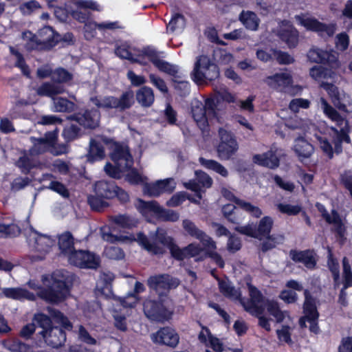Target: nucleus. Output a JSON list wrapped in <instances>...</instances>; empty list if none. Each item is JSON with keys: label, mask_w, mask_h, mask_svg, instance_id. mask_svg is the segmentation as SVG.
I'll return each instance as SVG.
<instances>
[{"label": "nucleus", "mask_w": 352, "mask_h": 352, "mask_svg": "<svg viewBox=\"0 0 352 352\" xmlns=\"http://www.w3.org/2000/svg\"><path fill=\"white\" fill-rule=\"evenodd\" d=\"M138 243L148 252L154 254H161L164 252V247H167L171 255L177 260H183L188 257H196L199 256L204 248L196 243H192L186 248L181 249L174 242V239L166 234V232L157 228L155 237L148 240L146 236L140 233L137 239Z\"/></svg>", "instance_id": "f257e3e1"}, {"label": "nucleus", "mask_w": 352, "mask_h": 352, "mask_svg": "<svg viewBox=\"0 0 352 352\" xmlns=\"http://www.w3.org/2000/svg\"><path fill=\"white\" fill-rule=\"evenodd\" d=\"M111 159L115 166L107 164L104 170L107 175L113 178H120L125 174L126 180L131 184H144L146 177L135 169H131L133 164L132 156L126 146L115 144L111 153Z\"/></svg>", "instance_id": "f03ea898"}, {"label": "nucleus", "mask_w": 352, "mask_h": 352, "mask_svg": "<svg viewBox=\"0 0 352 352\" xmlns=\"http://www.w3.org/2000/svg\"><path fill=\"white\" fill-rule=\"evenodd\" d=\"M42 280L44 286L47 287L45 289L33 281L28 283L31 289L37 291V294L41 298L50 302H58L68 295L70 277L67 272L56 270L51 275L43 276Z\"/></svg>", "instance_id": "7ed1b4c3"}, {"label": "nucleus", "mask_w": 352, "mask_h": 352, "mask_svg": "<svg viewBox=\"0 0 352 352\" xmlns=\"http://www.w3.org/2000/svg\"><path fill=\"white\" fill-rule=\"evenodd\" d=\"M219 286L224 296L234 300H239L245 310L252 315L259 316L263 313L265 305L264 298L261 292L250 283L247 282L250 297V300L247 302L241 298V292L232 287L230 283L222 280L219 283Z\"/></svg>", "instance_id": "20e7f679"}, {"label": "nucleus", "mask_w": 352, "mask_h": 352, "mask_svg": "<svg viewBox=\"0 0 352 352\" xmlns=\"http://www.w3.org/2000/svg\"><path fill=\"white\" fill-rule=\"evenodd\" d=\"M320 103L325 116L334 122L337 126L336 129L332 127L331 130L336 136V138L333 140L334 150L336 153H340L341 151V143L342 142H350V138L347 135L348 122L324 98H320Z\"/></svg>", "instance_id": "39448f33"}, {"label": "nucleus", "mask_w": 352, "mask_h": 352, "mask_svg": "<svg viewBox=\"0 0 352 352\" xmlns=\"http://www.w3.org/2000/svg\"><path fill=\"white\" fill-rule=\"evenodd\" d=\"M57 133L51 131L46 133L41 138H31L33 144L30 152L34 156L45 152H50L54 155H60L67 152V147L65 144H57Z\"/></svg>", "instance_id": "423d86ee"}, {"label": "nucleus", "mask_w": 352, "mask_h": 352, "mask_svg": "<svg viewBox=\"0 0 352 352\" xmlns=\"http://www.w3.org/2000/svg\"><path fill=\"white\" fill-rule=\"evenodd\" d=\"M91 102L104 109H116L123 111L130 109L134 104V94L132 91L124 92L119 98L113 96H96L91 98Z\"/></svg>", "instance_id": "0eeeda50"}, {"label": "nucleus", "mask_w": 352, "mask_h": 352, "mask_svg": "<svg viewBox=\"0 0 352 352\" xmlns=\"http://www.w3.org/2000/svg\"><path fill=\"white\" fill-rule=\"evenodd\" d=\"M219 75L218 67L211 61L209 57L200 56L197 58L192 72V78L197 84L201 85L214 80L219 77Z\"/></svg>", "instance_id": "6e6552de"}, {"label": "nucleus", "mask_w": 352, "mask_h": 352, "mask_svg": "<svg viewBox=\"0 0 352 352\" xmlns=\"http://www.w3.org/2000/svg\"><path fill=\"white\" fill-rule=\"evenodd\" d=\"M215 107L216 103L212 98L206 99L204 104L198 100L192 103V115L201 130H205L208 124V121L216 117Z\"/></svg>", "instance_id": "1a4fd4ad"}, {"label": "nucleus", "mask_w": 352, "mask_h": 352, "mask_svg": "<svg viewBox=\"0 0 352 352\" xmlns=\"http://www.w3.org/2000/svg\"><path fill=\"white\" fill-rule=\"evenodd\" d=\"M294 19L296 23L304 27L307 30L313 31L318 33L320 35L332 36L336 30L334 25H326L322 23L314 16L306 14L301 13L295 15Z\"/></svg>", "instance_id": "9d476101"}, {"label": "nucleus", "mask_w": 352, "mask_h": 352, "mask_svg": "<svg viewBox=\"0 0 352 352\" xmlns=\"http://www.w3.org/2000/svg\"><path fill=\"white\" fill-rule=\"evenodd\" d=\"M89 10L100 11L102 8L97 2L92 0H76L74 2V7H71L68 12L73 19L85 23V25L90 22L88 21L91 16Z\"/></svg>", "instance_id": "9b49d317"}, {"label": "nucleus", "mask_w": 352, "mask_h": 352, "mask_svg": "<svg viewBox=\"0 0 352 352\" xmlns=\"http://www.w3.org/2000/svg\"><path fill=\"white\" fill-rule=\"evenodd\" d=\"M137 208L143 214L152 212L160 219L166 221L175 222L179 219V214L176 211L162 208L157 201H144L138 200Z\"/></svg>", "instance_id": "f8f14e48"}, {"label": "nucleus", "mask_w": 352, "mask_h": 352, "mask_svg": "<svg viewBox=\"0 0 352 352\" xmlns=\"http://www.w3.org/2000/svg\"><path fill=\"white\" fill-rule=\"evenodd\" d=\"M304 314L305 316L300 319L301 327H305V321L310 323L309 330L314 333L319 332V327L317 323L318 313L316 309L315 300L311 296L308 290H305Z\"/></svg>", "instance_id": "ddd939ff"}, {"label": "nucleus", "mask_w": 352, "mask_h": 352, "mask_svg": "<svg viewBox=\"0 0 352 352\" xmlns=\"http://www.w3.org/2000/svg\"><path fill=\"white\" fill-rule=\"evenodd\" d=\"M221 142L217 147L219 157L221 160H229L238 150V144L232 133L224 129L219 131Z\"/></svg>", "instance_id": "4468645a"}, {"label": "nucleus", "mask_w": 352, "mask_h": 352, "mask_svg": "<svg viewBox=\"0 0 352 352\" xmlns=\"http://www.w3.org/2000/svg\"><path fill=\"white\" fill-rule=\"evenodd\" d=\"M67 258L70 264L81 268L96 269L100 264L98 256L85 250H74Z\"/></svg>", "instance_id": "2eb2a0df"}, {"label": "nucleus", "mask_w": 352, "mask_h": 352, "mask_svg": "<svg viewBox=\"0 0 352 352\" xmlns=\"http://www.w3.org/2000/svg\"><path fill=\"white\" fill-rule=\"evenodd\" d=\"M264 82L272 89L286 92L293 85V78L290 72L285 71L267 76Z\"/></svg>", "instance_id": "dca6fc26"}, {"label": "nucleus", "mask_w": 352, "mask_h": 352, "mask_svg": "<svg viewBox=\"0 0 352 352\" xmlns=\"http://www.w3.org/2000/svg\"><path fill=\"white\" fill-rule=\"evenodd\" d=\"M144 311L147 318L159 322L168 320L172 315V311L160 302L151 300H146L144 303Z\"/></svg>", "instance_id": "f3484780"}, {"label": "nucleus", "mask_w": 352, "mask_h": 352, "mask_svg": "<svg viewBox=\"0 0 352 352\" xmlns=\"http://www.w3.org/2000/svg\"><path fill=\"white\" fill-rule=\"evenodd\" d=\"M274 32L289 48L295 47L298 43V31L288 21L280 22Z\"/></svg>", "instance_id": "a211bd4d"}, {"label": "nucleus", "mask_w": 352, "mask_h": 352, "mask_svg": "<svg viewBox=\"0 0 352 352\" xmlns=\"http://www.w3.org/2000/svg\"><path fill=\"white\" fill-rule=\"evenodd\" d=\"M307 57L311 62L327 63L334 69L340 67V63L338 60V54L333 50L311 48L307 53Z\"/></svg>", "instance_id": "6ab92c4d"}, {"label": "nucleus", "mask_w": 352, "mask_h": 352, "mask_svg": "<svg viewBox=\"0 0 352 352\" xmlns=\"http://www.w3.org/2000/svg\"><path fill=\"white\" fill-rule=\"evenodd\" d=\"M182 227L189 236L198 239L204 246L205 249L214 250L217 248L216 243L212 239L200 230L192 221L189 219L183 220Z\"/></svg>", "instance_id": "aec40b11"}, {"label": "nucleus", "mask_w": 352, "mask_h": 352, "mask_svg": "<svg viewBox=\"0 0 352 352\" xmlns=\"http://www.w3.org/2000/svg\"><path fill=\"white\" fill-rule=\"evenodd\" d=\"M320 87L327 92L336 108L343 111H348L347 105L350 104L349 96L343 91H340L336 86L331 83L322 82Z\"/></svg>", "instance_id": "412c9836"}, {"label": "nucleus", "mask_w": 352, "mask_h": 352, "mask_svg": "<svg viewBox=\"0 0 352 352\" xmlns=\"http://www.w3.org/2000/svg\"><path fill=\"white\" fill-rule=\"evenodd\" d=\"M179 284L178 279L173 278L168 274H161L151 276L148 279V285L155 290L159 294L175 288Z\"/></svg>", "instance_id": "4be33fe9"}, {"label": "nucleus", "mask_w": 352, "mask_h": 352, "mask_svg": "<svg viewBox=\"0 0 352 352\" xmlns=\"http://www.w3.org/2000/svg\"><path fill=\"white\" fill-rule=\"evenodd\" d=\"M176 187V183L173 178L158 180L155 183L144 186V193L151 197H158L163 193H171Z\"/></svg>", "instance_id": "5701e85b"}, {"label": "nucleus", "mask_w": 352, "mask_h": 352, "mask_svg": "<svg viewBox=\"0 0 352 352\" xmlns=\"http://www.w3.org/2000/svg\"><path fill=\"white\" fill-rule=\"evenodd\" d=\"M28 241L36 251L43 254L47 252L54 244V241L50 236L41 234L32 228L28 234Z\"/></svg>", "instance_id": "b1692460"}, {"label": "nucleus", "mask_w": 352, "mask_h": 352, "mask_svg": "<svg viewBox=\"0 0 352 352\" xmlns=\"http://www.w3.org/2000/svg\"><path fill=\"white\" fill-rule=\"evenodd\" d=\"M151 339L154 343L164 344L175 347L179 342V336L175 331L170 327H164L156 333L151 335Z\"/></svg>", "instance_id": "393cba45"}, {"label": "nucleus", "mask_w": 352, "mask_h": 352, "mask_svg": "<svg viewBox=\"0 0 352 352\" xmlns=\"http://www.w3.org/2000/svg\"><path fill=\"white\" fill-rule=\"evenodd\" d=\"M144 54L146 56V61L151 62L160 71L171 76H175L177 73V67L160 59L154 50L151 48L145 49Z\"/></svg>", "instance_id": "a878e982"}, {"label": "nucleus", "mask_w": 352, "mask_h": 352, "mask_svg": "<svg viewBox=\"0 0 352 352\" xmlns=\"http://www.w3.org/2000/svg\"><path fill=\"white\" fill-rule=\"evenodd\" d=\"M316 207L318 210L321 212L322 217L325 219L327 222L333 226V228L338 235L340 238L344 237L345 234V227L338 212L335 210H332L331 213L329 214L326 210L324 206L320 204H317Z\"/></svg>", "instance_id": "bb28decb"}, {"label": "nucleus", "mask_w": 352, "mask_h": 352, "mask_svg": "<svg viewBox=\"0 0 352 352\" xmlns=\"http://www.w3.org/2000/svg\"><path fill=\"white\" fill-rule=\"evenodd\" d=\"M47 344L54 348L61 346L66 340L65 332L58 327H52L40 333Z\"/></svg>", "instance_id": "cd10ccee"}, {"label": "nucleus", "mask_w": 352, "mask_h": 352, "mask_svg": "<svg viewBox=\"0 0 352 352\" xmlns=\"http://www.w3.org/2000/svg\"><path fill=\"white\" fill-rule=\"evenodd\" d=\"M221 193L225 198L228 200L233 201L239 207L249 212L251 215L258 218L262 214V211L258 207L244 200L236 198L231 190L223 188Z\"/></svg>", "instance_id": "c85d7f7f"}, {"label": "nucleus", "mask_w": 352, "mask_h": 352, "mask_svg": "<svg viewBox=\"0 0 352 352\" xmlns=\"http://www.w3.org/2000/svg\"><path fill=\"white\" fill-rule=\"evenodd\" d=\"M115 53L121 58L127 59L132 62H138L142 65L147 64L144 52L142 54L135 56L133 52V50L126 43H117Z\"/></svg>", "instance_id": "c756f323"}, {"label": "nucleus", "mask_w": 352, "mask_h": 352, "mask_svg": "<svg viewBox=\"0 0 352 352\" xmlns=\"http://www.w3.org/2000/svg\"><path fill=\"white\" fill-rule=\"evenodd\" d=\"M100 118V112L97 109H91L76 114L74 120L86 128L93 129L98 126Z\"/></svg>", "instance_id": "7c9ffc66"}, {"label": "nucleus", "mask_w": 352, "mask_h": 352, "mask_svg": "<svg viewBox=\"0 0 352 352\" xmlns=\"http://www.w3.org/2000/svg\"><path fill=\"white\" fill-rule=\"evenodd\" d=\"M196 179L198 181V183L195 181H190L188 182L184 183V186L187 189H190L197 192V196L199 199H201V195L199 193L200 186L205 188H210L212 184V178L206 173L202 171H196Z\"/></svg>", "instance_id": "2f4dec72"}, {"label": "nucleus", "mask_w": 352, "mask_h": 352, "mask_svg": "<svg viewBox=\"0 0 352 352\" xmlns=\"http://www.w3.org/2000/svg\"><path fill=\"white\" fill-rule=\"evenodd\" d=\"M200 342L216 352H221L223 346L219 338L213 336L207 327H202L198 336Z\"/></svg>", "instance_id": "473e14b6"}, {"label": "nucleus", "mask_w": 352, "mask_h": 352, "mask_svg": "<svg viewBox=\"0 0 352 352\" xmlns=\"http://www.w3.org/2000/svg\"><path fill=\"white\" fill-rule=\"evenodd\" d=\"M254 164L269 168H276L279 166V160L272 150L262 154H256L252 157Z\"/></svg>", "instance_id": "72a5a7b5"}, {"label": "nucleus", "mask_w": 352, "mask_h": 352, "mask_svg": "<svg viewBox=\"0 0 352 352\" xmlns=\"http://www.w3.org/2000/svg\"><path fill=\"white\" fill-rule=\"evenodd\" d=\"M38 39L40 47H52L58 42L59 35L51 27L45 26L39 30Z\"/></svg>", "instance_id": "f704fd0d"}, {"label": "nucleus", "mask_w": 352, "mask_h": 352, "mask_svg": "<svg viewBox=\"0 0 352 352\" xmlns=\"http://www.w3.org/2000/svg\"><path fill=\"white\" fill-rule=\"evenodd\" d=\"M91 28L93 29H98L100 31H105L107 30H116L122 28L119 21H104L102 23L89 22L84 27L85 36L87 39H91L94 36V32H89L88 29Z\"/></svg>", "instance_id": "c9c22d12"}, {"label": "nucleus", "mask_w": 352, "mask_h": 352, "mask_svg": "<svg viewBox=\"0 0 352 352\" xmlns=\"http://www.w3.org/2000/svg\"><path fill=\"white\" fill-rule=\"evenodd\" d=\"M5 297L14 300H34L35 296L28 290L21 287H4L1 289Z\"/></svg>", "instance_id": "e433bc0d"}, {"label": "nucleus", "mask_w": 352, "mask_h": 352, "mask_svg": "<svg viewBox=\"0 0 352 352\" xmlns=\"http://www.w3.org/2000/svg\"><path fill=\"white\" fill-rule=\"evenodd\" d=\"M239 20L247 30L254 32L258 30L261 22L257 14L250 10H243L239 14Z\"/></svg>", "instance_id": "4c0bfd02"}, {"label": "nucleus", "mask_w": 352, "mask_h": 352, "mask_svg": "<svg viewBox=\"0 0 352 352\" xmlns=\"http://www.w3.org/2000/svg\"><path fill=\"white\" fill-rule=\"evenodd\" d=\"M289 256L294 261L302 263L307 268H314L316 265L314 254L311 251L291 250Z\"/></svg>", "instance_id": "58836bf2"}, {"label": "nucleus", "mask_w": 352, "mask_h": 352, "mask_svg": "<svg viewBox=\"0 0 352 352\" xmlns=\"http://www.w3.org/2000/svg\"><path fill=\"white\" fill-rule=\"evenodd\" d=\"M116 185L113 182L100 181L95 184V191L97 195L106 199L116 197Z\"/></svg>", "instance_id": "ea45409f"}, {"label": "nucleus", "mask_w": 352, "mask_h": 352, "mask_svg": "<svg viewBox=\"0 0 352 352\" xmlns=\"http://www.w3.org/2000/svg\"><path fill=\"white\" fill-rule=\"evenodd\" d=\"M64 92V88L61 85L45 82L36 89V93L41 96H47L53 99L56 95Z\"/></svg>", "instance_id": "a19ab883"}, {"label": "nucleus", "mask_w": 352, "mask_h": 352, "mask_svg": "<svg viewBox=\"0 0 352 352\" xmlns=\"http://www.w3.org/2000/svg\"><path fill=\"white\" fill-rule=\"evenodd\" d=\"M294 151L301 158L309 157L314 152L313 146L305 139L300 138L295 140Z\"/></svg>", "instance_id": "79ce46f5"}, {"label": "nucleus", "mask_w": 352, "mask_h": 352, "mask_svg": "<svg viewBox=\"0 0 352 352\" xmlns=\"http://www.w3.org/2000/svg\"><path fill=\"white\" fill-rule=\"evenodd\" d=\"M58 244L61 253L67 258L74 251V239L69 232H64L58 236Z\"/></svg>", "instance_id": "37998d69"}, {"label": "nucleus", "mask_w": 352, "mask_h": 352, "mask_svg": "<svg viewBox=\"0 0 352 352\" xmlns=\"http://www.w3.org/2000/svg\"><path fill=\"white\" fill-rule=\"evenodd\" d=\"M137 101L143 107H150L154 102L153 89L148 87H142L136 93Z\"/></svg>", "instance_id": "c03bdc74"}, {"label": "nucleus", "mask_w": 352, "mask_h": 352, "mask_svg": "<svg viewBox=\"0 0 352 352\" xmlns=\"http://www.w3.org/2000/svg\"><path fill=\"white\" fill-rule=\"evenodd\" d=\"M264 306L266 307L267 311L276 318L277 322H283L286 319L290 320V316L288 315V313L280 310L276 302L267 300L265 302Z\"/></svg>", "instance_id": "a18cd8bd"}, {"label": "nucleus", "mask_w": 352, "mask_h": 352, "mask_svg": "<svg viewBox=\"0 0 352 352\" xmlns=\"http://www.w3.org/2000/svg\"><path fill=\"white\" fill-rule=\"evenodd\" d=\"M38 162L35 156L29 151V153H24L16 162L17 166L23 173H28L31 168L36 166Z\"/></svg>", "instance_id": "49530a36"}, {"label": "nucleus", "mask_w": 352, "mask_h": 352, "mask_svg": "<svg viewBox=\"0 0 352 352\" xmlns=\"http://www.w3.org/2000/svg\"><path fill=\"white\" fill-rule=\"evenodd\" d=\"M109 221L112 228L113 226H117L120 228H128L135 226L137 223L134 219L126 214L111 216Z\"/></svg>", "instance_id": "de8ad7c7"}, {"label": "nucleus", "mask_w": 352, "mask_h": 352, "mask_svg": "<svg viewBox=\"0 0 352 352\" xmlns=\"http://www.w3.org/2000/svg\"><path fill=\"white\" fill-rule=\"evenodd\" d=\"M285 321L286 322V324L283 325L280 329H277L276 334L280 342H284L290 344L292 342L291 334L294 328V325L291 318L290 320L286 319Z\"/></svg>", "instance_id": "09e8293b"}, {"label": "nucleus", "mask_w": 352, "mask_h": 352, "mask_svg": "<svg viewBox=\"0 0 352 352\" xmlns=\"http://www.w3.org/2000/svg\"><path fill=\"white\" fill-rule=\"evenodd\" d=\"M186 22L183 15L175 14L167 25L166 30L168 33L179 34L185 28Z\"/></svg>", "instance_id": "8fccbe9b"}, {"label": "nucleus", "mask_w": 352, "mask_h": 352, "mask_svg": "<svg viewBox=\"0 0 352 352\" xmlns=\"http://www.w3.org/2000/svg\"><path fill=\"white\" fill-rule=\"evenodd\" d=\"M199 162L205 168L214 171L222 177H226L228 175V170L217 161L200 157Z\"/></svg>", "instance_id": "3c124183"}, {"label": "nucleus", "mask_w": 352, "mask_h": 352, "mask_svg": "<svg viewBox=\"0 0 352 352\" xmlns=\"http://www.w3.org/2000/svg\"><path fill=\"white\" fill-rule=\"evenodd\" d=\"M104 156V152L102 145L96 140H91L87 156L88 160L94 162L102 160Z\"/></svg>", "instance_id": "603ef678"}, {"label": "nucleus", "mask_w": 352, "mask_h": 352, "mask_svg": "<svg viewBox=\"0 0 352 352\" xmlns=\"http://www.w3.org/2000/svg\"><path fill=\"white\" fill-rule=\"evenodd\" d=\"M309 75L315 80L321 81L323 79L333 78L335 74L322 66H314L309 70Z\"/></svg>", "instance_id": "864d4df0"}, {"label": "nucleus", "mask_w": 352, "mask_h": 352, "mask_svg": "<svg viewBox=\"0 0 352 352\" xmlns=\"http://www.w3.org/2000/svg\"><path fill=\"white\" fill-rule=\"evenodd\" d=\"M52 177V175H46L43 176V180H49L50 183L48 186H47V188L58 193L60 195H61L63 197H68L69 195V191L67 189V188L60 182L52 180L51 178Z\"/></svg>", "instance_id": "5fc2aeb1"}, {"label": "nucleus", "mask_w": 352, "mask_h": 352, "mask_svg": "<svg viewBox=\"0 0 352 352\" xmlns=\"http://www.w3.org/2000/svg\"><path fill=\"white\" fill-rule=\"evenodd\" d=\"M101 236L104 241L113 243L116 242H125L131 240V238L124 235H115L112 233L111 228H102L100 230Z\"/></svg>", "instance_id": "6e6d98bb"}, {"label": "nucleus", "mask_w": 352, "mask_h": 352, "mask_svg": "<svg viewBox=\"0 0 352 352\" xmlns=\"http://www.w3.org/2000/svg\"><path fill=\"white\" fill-rule=\"evenodd\" d=\"M342 280L344 287L341 291L342 294L344 290L352 286V272L349 261L346 257L342 259Z\"/></svg>", "instance_id": "4d7b16f0"}, {"label": "nucleus", "mask_w": 352, "mask_h": 352, "mask_svg": "<svg viewBox=\"0 0 352 352\" xmlns=\"http://www.w3.org/2000/svg\"><path fill=\"white\" fill-rule=\"evenodd\" d=\"M273 226V220L270 217H264L259 221L256 233H258V239H261L269 235Z\"/></svg>", "instance_id": "13d9d810"}, {"label": "nucleus", "mask_w": 352, "mask_h": 352, "mask_svg": "<svg viewBox=\"0 0 352 352\" xmlns=\"http://www.w3.org/2000/svg\"><path fill=\"white\" fill-rule=\"evenodd\" d=\"M3 346L12 352H30V347L17 339H8L3 342Z\"/></svg>", "instance_id": "bf43d9fd"}, {"label": "nucleus", "mask_w": 352, "mask_h": 352, "mask_svg": "<svg viewBox=\"0 0 352 352\" xmlns=\"http://www.w3.org/2000/svg\"><path fill=\"white\" fill-rule=\"evenodd\" d=\"M54 110L57 112H66L73 110L74 103L61 97L53 98Z\"/></svg>", "instance_id": "052dcab7"}, {"label": "nucleus", "mask_w": 352, "mask_h": 352, "mask_svg": "<svg viewBox=\"0 0 352 352\" xmlns=\"http://www.w3.org/2000/svg\"><path fill=\"white\" fill-rule=\"evenodd\" d=\"M48 311L50 316L56 322L59 323L66 329H72V324L62 313L50 307L48 308Z\"/></svg>", "instance_id": "680f3d73"}, {"label": "nucleus", "mask_w": 352, "mask_h": 352, "mask_svg": "<svg viewBox=\"0 0 352 352\" xmlns=\"http://www.w3.org/2000/svg\"><path fill=\"white\" fill-rule=\"evenodd\" d=\"M21 232V229L18 225L16 224H0V238H5L8 236H15Z\"/></svg>", "instance_id": "e2e57ef3"}, {"label": "nucleus", "mask_w": 352, "mask_h": 352, "mask_svg": "<svg viewBox=\"0 0 352 352\" xmlns=\"http://www.w3.org/2000/svg\"><path fill=\"white\" fill-rule=\"evenodd\" d=\"M315 137L323 152L329 157H332L333 148L327 138L324 135H321V133L316 134Z\"/></svg>", "instance_id": "0e129e2a"}, {"label": "nucleus", "mask_w": 352, "mask_h": 352, "mask_svg": "<svg viewBox=\"0 0 352 352\" xmlns=\"http://www.w3.org/2000/svg\"><path fill=\"white\" fill-rule=\"evenodd\" d=\"M72 79V74L63 68H58L54 71L52 80L58 82H67Z\"/></svg>", "instance_id": "69168bd1"}, {"label": "nucleus", "mask_w": 352, "mask_h": 352, "mask_svg": "<svg viewBox=\"0 0 352 352\" xmlns=\"http://www.w3.org/2000/svg\"><path fill=\"white\" fill-rule=\"evenodd\" d=\"M342 17L344 19V28L351 30L352 28V0H349L345 3L342 10Z\"/></svg>", "instance_id": "338daca9"}, {"label": "nucleus", "mask_w": 352, "mask_h": 352, "mask_svg": "<svg viewBox=\"0 0 352 352\" xmlns=\"http://www.w3.org/2000/svg\"><path fill=\"white\" fill-rule=\"evenodd\" d=\"M274 58L280 65H289L294 63V58L287 52H284L276 49H271Z\"/></svg>", "instance_id": "774afa93"}]
</instances>
